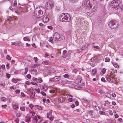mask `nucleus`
Masks as SVG:
<instances>
[{"mask_svg":"<svg viewBox=\"0 0 123 123\" xmlns=\"http://www.w3.org/2000/svg\"><path fill=\"white\" fill-rule=\"evenodd\" d=\"M121 1V0H115L113 1L111 3L110 6L111 7L116 9L120 7Z\"/></svg>","mask_w":123,"mask_h":123,"instance_id":"obj_1","label":"nucleus"},{"mask_svg":"<svg viewBox=\"0 0 123 123\" xmlns=\"http://www.w3.org/2000/svg\"><path fill=\"white\" fill-rule=\"evenodd\" d=\"M94 2L93 0H85L82 3V6L84 7L89 8L91 4L93 3Z\"/></svg>","mask_w":123,"mask_h":123,"instance_id":"obj_2","label":"nucleus"},{"mask_svg":"<svg viewBox=\"0 0 123 123\" xmlns=\"http://www.w3.org/2000/svg\"><path fill=\"white\" fill-rule=\"evenodd\" d=\"M108 25L110 28L113 29L117 28L118 26L117 21L114 20L110 21L108 24Z\"/></svg>","mask_w":123,"mask_h":123,"instance_id":"obj_3","label":"nucleus"},{"mask_svg":"<svg viewBox=\"0 0 123 123\" xmlns=\"http://www.w3.org/2000/svg\"><path fill=\"white\" fill-rule=\"evenodd\" d=\"M53 39L54 41H58L61 40V38L59 34L56 32L54 34Z\"/></svg>","mask_w":123,"mask_h":123,"instance_id":"obj_4","label":"nucleus"},{"mask_svg":"<svg viewBox=\"0 0 123 123\" xmlns=\"http://www.w3.org/2000/svg\"><path fill=\"white\" fill-rule=\"evenodd\" d=\"M34 120L36 123H39L42 122V117L40 116L37 115L35 116L33 118Z\"/></svg>","mask_w":123,"mask_h":123,"instance_id":"obj_5","label":"nucleus"},{"mask_svg":"<svg viewBox=\"0 0 123 123\" xmlns=\"http://www.w3.org/2000/svg\"><path fill=\"white\" fill-rule=\"evenodd\" d=\"M89 8H92V12H95L97 9V6L95 3H94L91 4Z\"/></svg>","mask_w":123,"mask_h":123,"instance_id":"obj_6","label":"nucleus"},{"mask_svg":"<svg viewBox=\"0 0 123 123\" xmlns=\"http://www.w3.org/2000/svg\"><path fill=\"white\" fill-rule=\"evenodd\" d=\"M64 22H69L71 20V18L70 15L68 13H64Z\"/></svg>","mask_w":123,"mask_h":123,"instance_id":"obj_7","label":"nucleus"},{"mask_svg":"<svg viewBox=\"0 0 123 123\" xmlns=\"http://www.w3.org/2000/svg\"><path fill=\"white\" fill-rule=\"evenodd\" d=\"M94 112L92 110L89 111L86 113V115L87 116H90L92 117L95 118L96 117V115L94 114Z\"/></svg>","mask_w":123,"mask_h":123,"instance_id":"obj_8","label":"nucleus"},{"mask_svg":"<svg viewBox=\"0 0 123 123\" xmlns=\"http://www.w3.org/2000/svg\"><path fill=\"white\" fill-rule=\"evenodd\" d=\"M65 16H64V13L61 14H60L59 17V20L61 22H64V18Z\"/></svg>","mask_w":123,"mask_h":123,"instance_id":"obj_9","label":"nucleus"},{"mask_svg":"<svg viewBox=\"0 0 123 123\" xmlns=\"http://www.w3.org/2000/svg\"><path fill=\"white\" fill-rule=\"evenodd\" d=\"M64 83L66 84H69L72 85H75L76 84V83L75 82L68 81V80L65 81L64 82Z\"/></svg>","mask_w":123,"mask_h":123,"instance_id":"obj_10","label":"nucleus"},{"mask_svg":"<svg viewBox=\"0 0 123 123\" xmlns=\"http://www.w3.org/2000/svg\"><path fill=\"white\" fill-rule=\"evenodd\" d=\"M37 13L40 14V17H42L45 14V12H43L41 10H39L38 11H37Z\"/></svg>","mask_w":123,"mask_h":123,"instance_id":"obj_11","label":"nucleus"},{"mask_svg":"<svg viewBox=\"0 0 123 123\" xmlns=\"http://www.w3.org/2000/svg\"><path fill=\"white\" fill-rule=\"evenodd\" d=\"M37 13L40 14V17H42L45 14V12H43L41 10H39L38 11H37Z\"/></svg>","mask_w":123,"mask_h":123,"instance_id":"obj_12","label":"nucleus"},{"mask_svg":"<svg viewBox=\"0 0 123 123\" xmlns=\"http://www.w3.org/2000/svg\"><path fill=\"white\" fill-rule=\"evenodd\" d=\"M42 89L43 91H46L48 89V87L45 84L42 85Z\"/></svg>","mask_w":123,"mask_h":123,"instance_id":"obj_13","label":"nucleus"},{"mask_svg":"<svg viewBox=\"0 0 123 123\" xmlns=\"http://www.w3.org/2000/svg\"><path fill=\"white\" fill-rule=\"evenodd\" d=\"M49 18L47 16H44L43 18V21L44 23H47L49 21Z\"/></svg>","mask_w":123,"mask_h":123,"instance_id":"obj_14","label":"nucleus"},{"mask_svg":"<svg viewBox=\"0 0 123 123\" xmlns=\"http://www.w3.org/2000/svg\"><path fill=\"white\" fill-rule=\"evenodd\" d=\"M48 4L49 5V7H50L53 6L54 5L55 3L52 1H49L48 3Z\"/></svg>","mask_w":123,"mask_h":123,"instance_id":"obj_15","label":"nucleus"},{"mask_svg":"<svg viewBox=\"0 0 123 123\" xmlns=\"http://www.w3.org/2000/svg\"><path fill=\"white\" fill-rule=\"evenodd\" d=\"M14 43V45L17 46H19L21 45V43L19 41L15 42Z\"/></svg>","mask_w":123,"mask_h":123,"instance_id":"obj_16","label":"nucleus"},{"mask_svg":"<svg viewBox=\"0 0 123 123\" xmlns=\"http://www.w3.org/2000/svg\"><path fill=\"white\" fill-rule=\"evenodd\" d=\"M52 79V81H58L59 80L58 76H55Z\"/></svg>","mask_w":123,"mask_h":123,"instance_id":"obj_17","label":"nucleus"},{"mask_svg":"<svg viewBox=\"0 0 123 123\" xmlns=\"http://www.w3.org/2000/svg\"><path fill=\"white\" fill-rule=\"evenodd\" d=\"M98 60V59L96 57H93L91 59V61L92 62H95Z\"/></svg>","mask_w":123,"mask_h":123,"instance_id":"obj_18","label":"nucleus"},{"mask_svg":"<svg viewBox=\"0 0 123 123\" xmlns=\"http://www.w3.org/2000/svg\"><path fill=\"white\" fill-rule=\"evenodd\" d=\"M35 92H31L30 97L31 98H34L35 97Z\"/></svg>","mask_w":123,"mask_h":123,"instance_id":"obj_19","label":"nucleus"},{"mask_svg":"<svg viewBox=\"0 0 123 123\" xmlns=\"http://www.w3.org/2000/svg\"><path fill=\"white\" fill-rule=\"evenodd\" d=\"M81 79L80 78H78L76 80V84L77 83V84H78L80 83L81 82Z\"/></svg>","mask_w":123,"mask_h":123,"instance_id":"obj_20","label":"nucleus"},{"mask_svg":"<svg viewBox=\"0 0 123 123\" xmlns=\"http://www.w3.org/2000/svg\"><path fill=\"white\" fill-rule=\"evenodd\" d=\"M96 69H93L92 71V74L94 75H95L96 74Z\"/></svg>","mask_w":123,"mask_h":123,"instance_id":"obj_21","label":"nucleus"},{"mask_svg":"<svg viewBox=\"0 0 123 123\" xmlns=\"http://www.w3.org/2000/svg\"><path fill=\"white\" fill-rule=\"evenodd\" d=\"M112 64L114 66V67L117 68H119V66L117 64H116L115 62H113Z\"/></svg>","mask_w":123,"mask_h":123,"instance_id":"obj_22","label":"nucleus"},{"mask_svg":"<svg viewBox=\"0 0 123 123\" xmlns=\"http://www.w3.org/2000/svg\"><path fill=\"white\" fill-rule=\"evenodd\" d=\"M30 118L28 117H26L25 118V120L26 122L30 121Z\"/></svg>","mask_w":123,"mask_h":123,"instance_id":"obj_23","label":"nucleus"},{"mask_svg":"<svg viewBox=\"0 0 123 123\" xmlns=\"http://www.w3.org/2000/svg\"><path fill=\"white\" fill-rule=\"evenodd\" d=\"M67 52V51L66 50H64L62 53L63 54V56L62 57L64 58H65L66 57V55L65 54Z\"/></svg>","mask_w":123,"mask_h":123,"instance_id":"obj_24","label":"nucleus"},{"mask_svg":"<svg viewBox=\"0 0 123 123\" xmlns=\"http://www.w3.org/2000/svg\"><path fill=\"white\" fill-rule=\"evenodd\" d=\"M64 101V99L61 97H60L59 98V101L61 102H63Z\"/></svg>","mask_w":123,"mask_h":123,"instance_id":"obj_25","label":"nucleus"},{"mask_svg":"<svg viewBox=\"0 0 123 123\" xmlns=\"http://www.w3.org/2000/svg\"><path fill=\"white\" fill-rule=\"evenodd\" d=\"M12 81L14 83H16L17 82L19 81L18 79H16L14 78H13L12 79Z\"/></svg>","mask_w":123,"mask_h":123,"instance_id":"obj_26","label":"nucleus"},{"mask_svg":"<svg viewBox=\"0 0 123 123\" xmlns=\"http://www.w3.org/2000/svg\"><path fill=\"white\" fill-rule=\"evenodd\" d=\"M94 14V13L91 12H87V15L91 17L92 16L93 14Z\"/></svg>","mask_w":123,"mask_h":123,"instance_id":"obj_27","label":"nucleus"},{"mask_svg":"<svg viewBox=\"0 0 123 123\" xmlns=\"http://www.w3.org/2000/svg\"><path fill=\"white\" fill-rule=\"evenodd\" d=\"M1 100L2 101L6 102V101L7 99L3 97L1 98Z\"/></svg>","mask_w":123,"mask_h":123,"instance_id":"obj_28","label":"nucleus"},{"mask_svg":"<svg viewBox=\"0 0 123 123\" xmlns=\"http://www.w3.org/2000/svg\"><path fill=\"white\" fill-rule=\"evenodd\" d=\"M106 69L105 68H103L102 71H101V73H102V74H105V72H106Z\"/></svg>","mask_w":123,"mask_h":123,"instance_id":"obj_29","label":"nucleus"},{"mask_svg":"<svg viewBox=\"0 0 123 123\" xmlns=\"http://www.w3.org/2000/svg\"><path fill=\"white\" fill-rule=\"evenodd\" d=\"M23 39L24 41H30V39L27 37H24Z\"/></svg>","mask_w":123,"mask_h":123,"instance_id":"obj_30","label":"nucleus"},{"mask_svg":"<svg viewBox=\"0 0 123 123\" xmlns=\"http://www.w3.org/2000/svg\"><path fill=\"white\" fill-rule=\"evenodd\" d=\"M85 91L86 92H87L88 93H92V91L91 90L89 89H86Z\"/></svg>","mask_w":123,"mask_h":123,"instance_id":"obj_31","label":"nucleus"},{"mask_svg":"<svg viewBox=\"0 0 123 123\" xmlns=\"http://www.w3.org/2000/svg\"><path fill=\"white\" fill-rule=\"evenodd\" d=\"M13 108L14 109H15L16 110H17L18 109V105H14L13 106Z\"/></svg>","mask_w":123,"mask_h":123,"instance_id":"obj_32","label":"nucleus"},{"mask_svg":"<svg viewBox=\"0 0 123 123\" xmlns=\"http://www.w3.org/2000/svg\"><path fill=\"white\" fill-rule=\"evenodd\" d=\"M45 7L47 9H49L50 8V7H49V5L48 4V3L47 2L45 4Z\"/></svg>","mask_w":123,"mask_h":123,"instance_id":"obj_33","label":"nucleus"},{"mask_svg":"<svg viewBox=\"0 0 123 123\" xmlns=\"http://www.w3.org/2000/svg\"><path fill=\"white\" fill-rule=\"evenodd\" d=\"M42 63L43 64L46 65H48L49 64V63L46 61H43L42 62Z\"/></svg>","mask_w":123,"mask_h":123,"instance_id":"obj_34","label":"nucleus"},{"mask_svg":"<svg viewBox=\"0 0 123 123\" xmlns=\"http://www.w3.org/2000/svg\"><path fill=\"white\" fill-rule=\"evenodd\" d=\"M35 14H36V16L37 18H41V17H40V14L37 13V11L36 12H35Z\"/></svg>","mask_w":123,"mask_h":123,"instance_id":"obj_35","label":"nucleus"},{"mask_svg":"<svg viewBox=\"0 0 123 123\" xmlns=\"http://www.w3.org/2000/svg\"><path fill=\"white\" fill-rule=\"evenodd\" d=\"M49 42H50L51 43H53L52 37H51L49 38Z\"/></svg>","mask_w":123,"mask_h":123,"instance_id":"obj_36","label":"nucleus"},{"mask_svg":"<svg viewBox=\"0 0 123 123\" xmlns=\"http://www.w3.org/2000/svg\"><path fill=\"white\" fill-rule=\"evenodd\" d=\"M63 76L65 78H69V76L68 74H65Z\"/></svg>","mask_w":123,"mask_h":123,"instance_id":"obj_37","label":"nucleus"},{"mask_svg":"<svg viewBox=\"0 0 123 123\" xmlns=\"http://www.w3.org/2000/svg\"><path fill=\"white\" fill-rule=\"evenodd\" d=\"M28 71V69L27 68H25V71L24 72V74H26Z\"/></svg>","mask_w":123,"mask_h":123,"instance_id":"obj_38","label":"nucleus"},{"mask_svg":"<svg viewBox=\"0 0 123 123\" xmlns=\"http://www.w3.org/2000/svg\"><path fill=\"white\" fill-rule=\"evenodd\" d=\"M7 20L9 21H11L12 20V19L11 17L9 16L7 18Z\"/></svg>","mask_w":123,"mask_h":123,"instance_id":"obj_39","label":"nucleus"},{"mask_svg":"<svg viewBox=\"0 0 123 123\" xmlns=\"http://www.w3.org/2000/svg\"><path fill=\"white\" fill-rule=\"evenodd\" d=\"M105 61L106 62H109L110 61V59L109 58L106 57L105 58Z\"/></svg>","mask_w":123,"mask_h":123,"instance_id":"obj_40","label":"nucleus"},{"mask_svg":"<svg viewBox=\"0 0 123 123\" xmlns=\"http://www.w3.org/2000/svg\"><path fill=\"white\" fill-rule=\"evenodd\" d=\"M36 108H37L38 109H39L40 110H41L42 109V107L41 106H39V105L36 106Z\"/></svg>","mask_w":123,"mask_h":123,"instance_id":"obj_41","label":"nucleus"},{"mask_svg":"<svg viewBox=\"0 0 123 123\" xmlns=\"http://www.w3.org/2000/svg\"><path fill=\"white\" fill-rule=\"evenodd\" d=\"M30 114H31L33 116H34L35 114V113L33 111H30L29 112Z\"/></svg>","mask_w":123,"mask_h":123,"instance_id":"obj_42","label":"nucleus"},{"mask_svg":"<svg viewBox=\"0 0 123 123\" xmlns=\"http://www.w3.org/2000/svg\"><path fill=\"white\" fill-rule=\"evenodd\" d=\"M7 59L10 60L11 59V57L9 55H8L6 57Z\"/></svg>","mask_w":123,"mask_h":123,"instance_id":"obj_43","label":"nucleus"},{"mask_svg":"<svg viewBox=\"0 0 123 123\" xmlns=\"http://www.w3.org/2000/svg\"><path fill=\"white\" fill-rule=\"evenodd\" d=\"M20 109L21 111H24L25 110V107L24 106L21 107H20Z\"/></svg>","mask_w":123,"mask_h":123,"instance_id":"obj_44","label":"nucleus"},{"mask_svg":"<svg viewBox=\"0 0 123 123\" xmlns=\"http://www.w3.org/2000/svg\"><path fill=\"white\" fill-rule=\"evenodd\" d=\"M34 90L36 91H37L38 92V93H39L40 92V89L39 88H38L37 89V88H35Z\"/></svg>","mask_w":123,"mask_h":123,"instance_id":"obj_45","label":"nucleus"},{"mask_svg":"<svg viewBox=\"0 0 123 123\" xmlns=\"http://www.w3.org/2000/svg\"><path fill=\"white\" fill-rule=\"evenodd\" d=\"M83 50V49L82 48V49H78L77 50V52L79 53L81 51H82Z\"/></svg>","mask_w":123,"mask_h":123,"instance_id":"obj_46","label":"nucleus"},{"mask_svg":"<svg viewBox=\"0 0 123 123\" xmlns=\"http://www.w3.org/2000/svg\"><path fill=\"white\" fill-rule=\"evenodd\" d=\"M38 81L39 83H41L42 81V80L41 78L38 79Z\"/></svg>","mask_w":123,"mask_h":123,"instance_id":"obj_47","label":"nucleus"},{"mask_svg":"<svg viewBox=\"0 0 123 123\" xmlns=\"http://www.w3.org/2000/svg\"><path fill=\"white\" fill-rule=\"evenodd\" d=\"M99 113L101 115H105V113L102 111H99Z\"/></svg>","mask_w":123,"mask_h":123,"instance_id":"obj_48","label":"nucleus"},{"mask_svg":"<svg viewBox=\"0 0 123 123\" xmlns=\"http://www.w3.org/2000/svg\"><path fill=\"white\" fill-rule=\"evenodd\" d=\"M40 64H35L33 66V67H36L40 65Z\"/></svg>","mask_w":123,"mask_h":123,"instance_id":"obj_49","label":"nucleus"},{"mask_svg":"<svg viewBox=\"0 0 123 123\" xmlns=\"http://www.w3.org/2000/svg\"><path fill=\"white\" fill-rule=\"evenodd\" d=\"M101 80L102 81L104 82H105L106 81V80H105V78L103 77L101 78Z\"/></svg>","mask_w":123,"mask_h":123,"instance_id":"obj_50","label":"nucleus"},{"mask_svg":"<svg viewBox=\"0 0 123 123\" xmlns=\"http://www.w3.org/2000/svg\"><path fill=\"white\" fill-rule=\"evenodd\" d=\"M40 93L43 96H45L46 95V94L43 92H41Z\"/></svg>","mask_w":123,"mask_h":123,"instance_id":"obj_51","label":"nucleus"},{"mask_svg":"<svg viewBox=\"0 0 123 123\" xmlns=\"http://www.w3.org/2000/svg\"><path fill=\"white\" fill-rule=\"evenodd\" d=\"M113 79V78L112 77H110L108 78L107 79V80L109 81H111V80Z\"/></svg>","mask_w":123,"mask_h":123,"instance_id":"obj_52","label":"nucleus"},{"mask_svg":"<svg viewBox=\"0 0 123 123\" xmlns=\"http://www.w3.org/2000/svg\"><path fill=\"white\" fill-rule=\"evenodd\" d=\"M29 106L31 109H32L34 106L33 105L31 104L29 105Z\"/></svg>","mask_w":123,"mask_h":123,"instance_id":"obj_53","label":"nucleus"},{"mask_svg":"<svg viewBox=\"0 0 123 123\" xmlns=\"http://www.w3.org/2000/svg\"><path fill=\"white\" fill-rule=\"evenodd\" d=\"M55 91L54 90H52L49 91V92L50 93H53L55 92Z\"/></svg>","mask_w":123,"mask_h":123,"instance_id":"obj_54","label":"nucleus"},{"mask_svg":"<svg viewBox=\"0 0 123 123\" xmlns=\"http://www.w3.org/2000/svg\"><path fill=\"white\" fill-rule=\"evenodd\" d=\"M31 83L33 85H37V83L36 82H31Z\"/></svg>","mask_w":123,"mask_h":123,"instance_id":"obj_55","label":"nucleus"},{"mask_svg":"<svg viewBox=\"0 0 123 123\" xmlns=\"http://www.w3.org/2000/svg\"><path fill=\"white\" fill-rule=\"evenodd\" d=\"M13 6H14L16 7L17 6V2L16 1H15L14 2Z\"/></svg>","mask_w":123,"mask_h":123,"instance_id":"obj_56","label":"nucleus"},{"mask_svg":"<svg viewBox=\"0 0 123 123\" xmlns=\"http://www.w3.org/2000/svg\"><path fill=\"white\" fill-rule=\"evenodd\" d=\"M15 121L16 122L18 123L19 121V119L18 118H16L15 119Z\"/></svg>","mask_w":123,"mask_h":123,"instance_id":"obj_57","label":"nucleus"},{"mask_svg":"<svg viewBox=\"0 0 123 123\" xmlns=\"http://www.w3.org/2000/svg\"><path fill=\"white\" fill-rule=\"evenodd\" d=\"M34 60L36 62V61H37L38 60V59L36 57H35L34 58Z\"/></svg>","mask_w":123,"mask_h":123,"instance_id":"obj_58","label":"nucleus"},{"mask_svg":"<svg viewBox=\"0 0 123 123\" xmlns=\"http://www.w3.org/2000/svg\"><path fill=\"white\" fill-rule=\"evenodd\" d=\"M21 96L23 97H25V94H24L23 93L21 92Z\"/></svg>","mask_w":123,"mask_h":123,"instance_id":"obj_59","label":"nucleus"},{"mask_svg":"<svg viewBox=\"0 0 123 123\" xmlns=\"http://www.w3.org/2000/svg\"><path fill=\"white\" fill-rule=\"evenodd\" d=\"M39 25H40V26H44V27L45 26V25H44L42 23H40L39 24Z\"/></svg>","mask_w":123,"mask_h":123,"instance_id":"obj_60","label":"nucleus"},{"mask_svg":"<svg viewBox=\"0 0 123 123\" xmlns=\"http://www.w3.org/2000/svg\"><path fill=\"white\" fill-rule=\"evenodd\" d=\"M15 92L16 93H19L20 92V91L18 90H16Z\"/></svg>","mask_w":123,"mask_h":123,"instance_id":"obj_61","label":"nucleus"},{"mask_svg":"<svg viewBox=\"0 0 123 123\" xmlns=\"http://www.w3.org/2000/svg\"><path fill=\"white\" fill-rule=\"evenodd\" d=\"M73 99L72 98H69L68 99V101L70 102H72L73 101Z\"/></svg>","mask_w":123,"mask_h":123,"instance_id":"obj_62","label":"nucleus"},{"mask_svg":"<svg viewBox=\"0 0 123 123\" xmlns=\"http://www.w3.org/2000/svg\"><path fill=\"white\" fill-rule=\"evenodd\" d=\"M1 68L3 69H5V65L3 64L2 65H1Z\"/></svg>","mask_w":123,"mask_h":123,"instance_id":"obj_63","label":"nucleus"},{"mask_svg":"<svg viewBox=\"0 0 123 123\" xmlns=\"http://www.w3.org/2000/svg\"><path fill=\"white\" fill-rule=\"evenodd\" d=\"M27 77L29 79H30L31 77V76L30 74H28L26 75Z\"/></svg>","mask_w":123,"mask_h":123,"instance_id":"obj_64","label":"nucleus"}]
</instances>
